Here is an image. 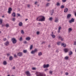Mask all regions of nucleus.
I'll return each mask as SVG.
<instances>
[{
	"label": "nucleus",
	"mask_w": 76,
	"mask_h": 76,
	"mask_svg": "<svg viewBox=\"0 0 76 76\" xmlns=\"http://www.w3.org/2000/svg\"><path fill=\"white\" fill-rule=\"evenodd\" d=\"M64 7V5H61V9H63Z\"/></svg>",
	"instance_id": "2f4dec72"
},
{
	"label": "nucleus",
	"mask_w": 76,
	"mask_h": 76,
	"mask_svg": "<svg viewBox=\"0 0 76 76\" xmlns=\"http://www.w3.org/2000/svg\"><path fill=\"white\" fill-rule=\"evenodd\" d=\"M42 55V52H39L38 53L39 56H41Z\"/></svg>",
	"instance_id": "5701e85b"
},
{
	"label": "nucleus",
	"mask_w": 76,
	"mask_h": 76,
	"mask_svg": "<svg viewBox=\"0 0 76 76\" xmlns=\"http://www.w3.org/2000/svg\"><path fill=\"white\" fill-rule=\"evenodd\" d=\"M28 20V19L26 18L25 20V21H27Z\"/></svg>",
	"instance_id": "4d7b16f0"
},
{
	"label": "nucleus",
	"mask_w": 76,
	"mask_h": 76,
	"mask_svg": "<svg viewBox=\"0 0 76 76\" xmlns=\"http://www.w3.org/2000/svg\"><path fill=\"white\" fill-rule=\"evenodd\" d=\"M12 8H9L8 12L9 14H10V13H11V11H12Z\"/></svg>",
	"instance_id": "0eeeda50"
},
{
	"label": "nucleus",
	"mask_w": 76,
	"mask_h": 76,
	"mask_svg": "<svg viewBox=\"0 0 76 76\" xmlns=\"http://www.w3.org/2000/svg\"><path fill=\"white\" fill-rule=\"evenodd\" d=\"M71 31H72V29L71 28H69L68 29V32H70Z\"/></svg>",
	"instance_id": "aec40b11"
},
{
	"label": "nucleus",
	"mask_w": 76,
	"mask_h": 76,
	"mask_svg": "<svg viewBox=\"0 0 76 76\" xmlns=\"http://www.w3.org/2000/svg\"><path fill=\"white\" fill-rule=\"evenodd\" d=\"M22 37H21L20 38V41H22Z\"/></svg>",
	"instance_id": "4c0bfd02"
},
{
	"label": "nucleus",
	"mask_w": 76,
	"mask_h": 76,
	"mask_svg": "<svg viewBox=\"0 0 76 76\" xmlns=\"http://www.w3.org/2000/svg\"><path fill=\"white\" fill-rule=\"evenodd\" d=\"M53 13H54V11L53 10L52 12H50L51 15H53Z\"/></svg>",
	"instance_id": "c756f323"
},
{
	"label": "nucleus",
	"mask_w": 76,
	"mask_h": 76,
	"mask_svg": "<svg viewBox=\"0 0 76 76\" xmlns=\"http://www.w3.org/2000/svg\"><path fill=\"white\" fill-rule=\"evenodd\" d=\"M69 51V49L68 48H66L64 49V51L65 53H67Z\"/></svg>",
	"instance_id": "1a4fd4ad"
},
{
	"label": "nucleus",
	"mask_w": 76,
	"mask_h": 76,
	"mask_svg": "<svg viewBox=\"0 0 76 76\" xmlns=\"http://www.w3.org/2000/svg\"><path fill=\"white\" fill-rule=\"evenodd\" d=\"M75 22V20L74 18H72L71 20H70L69 21V23H72V22Z\"/></svg>",
	"instance_id": "6e6552de"
},
{
	"label": "nucleus",
	"mask_w": 76,
	"mask_h": 76,
	"mask_svg": "<svg viewBox=\"0 0 76 76\" xmlns=\"http://www.w3.org/2000/svg\"><path fill=\"white\" fill-rule=\"evenodd\" d=\"M59 51L58 50H56V52H57V53H58Z\"/></svg>",
	"instance_id": "6e6d98bb"
},
{
	"label": "nucleus",
	"mask_w": 76,
	"mask_h": 76,
	"mask_svg": "<svg viewBox=\"0 0 76 76\" xmlns=\"http://www.w3.org/2000/svg\"><path fill=\"white\" fill-rule=\"evenodd\" d=\"M18 56L20 57H21V56H22V52H20L18 53Z\"/></svg>",
	"instance_id": "9d476101"
},
{
	"label": "nucleus",
	"mask_w": 76,
	"mask_h": 76,
	"mask_svg": "<svg viewBox=\"0 0 76 76\" xmlns=\"http://www.w3.org/2000/svg\"><path fill=\"white\" fill-rule=\"evenodd\" d=\"M75 16L76 17V12H75Z\"/></svg>",
	"instance_id": "052dcab7"
},
{
	"label": "nucleus",
	"mask_w": 76,
	"mask_h": 76,
	"mask_svg": "<svg viewBox=\"0 0 76 76\" xmlns=\"http://www.w3.org/2000/svg\"><path fill=\"white\" fill-rule=\"evenodd\" d=\"M57 45H60V42H58L57 43Z\"/></svg>",
	"instance_id": "ea45409f"
},
{
	"label": "nucleus",
	"mask_w": 76,
	"mask_h": 76,
	"mask_svg": "<svg viewBox=\"0 0 76 76\" xmlns=\"http://www.w3.org/2000/svg\"><path fill=\"white\" fill-rule=\"evenodd\" d=\"M1 31H0V34H1Z\"/></svg>",
	"instance_id": "338daca9"
},
{
	"label": "nucleus",
	"mask_w": 76,
	"mask_h": 76,
	"mask_svg": "<svg viewBox=\"0 0 76 76\" xmlns=\"http://www.w3.org/2000/svg\"><path fill=\"white\" fill-rule=\"evenodd\" d=\"M12 15L13 17H15L16 16V14H15V13L13 12L12 14Z\"/></svg>",
	"instance_id": "412c9836"
},
{
	"label": "nucleus",
	"mask_w": 76,
	"mask_h": 76,
	"mask_svg": "<svg viewBox=\"0 0 76 76\" xmlns=\"http://www.w3.org/2000/svg\"><path fill=\"white\" fill-rule=\"evenodd\" d=\"M18 25L19 26H22L23 25V23L22 22H20L18 24Z\"/></svg>",
	"instance_id": "2eb2a0df"
},
{
	"label": "nucleus",
	"mask_w": 76,
	"mask_h": 76,
	"mask_svg": "<svg viewBox=\"0 0 76 76\" xmlns=\"http://www.w3.org/2000/svg\"><path fill=\"white\" fill-rule=\"evenodd\" d=\"M4 45H6V46H8V45H9V42L8 41H7L4 43Z\"/></svg>",
	"instance_id": "f8f14e48"
},
{
	"label": "nucleus",
	"mask_w": 76,
	"mask_h": 76,
	"mask_svg": "<svg viewBox=\"0 0 76 76\" xmlns=\"http://www.w3.org/2000/svg\"><path fill=\"white\" fill-rule=\"evenodd\" d=\"M36 74L37 76H46V75L43 72H36Z\"/></svg>",
	"instance_id": "f03ea898"
},
{
	"label": "nucleus",
	"mask_w": 76,
	"mask_h": 76,
	"mask_svg": "<svg viewBox=\"0 0 76 76\" xmlns=\"http://www.w3.org/2000/svg\"><path fill=\"white\" fill-rule=\"evenodd\" d=\"M45 71H47V70H48V69H45Z\"/></svg>",
	"instance_id": "bf43d9fd"
},
{
	"label": "nucleus",
	"mask_w": 76,
	"mask_h": 76,
	"mask_svg": "<svg viewBox=\"0 0 76 76\" xmlns=\"http://www.w3.org/2000/svg\"><path fill=\"white\" fill-rule=\"evenodd\" d=\"M23 52L24 53H27V50H24L23 51Z\"/></svg>",
	"instance_id": "c85d7f7f"
},
{
	"label": "nucleus",
	"mask_w": 76,
	"mask_h": 76,
	"mask_svg": "<svg viewBox=\"0 0 76 76\" xmlns=\"http://www.w3.org/2000/svg\"><path fill=\"white\" fill-rule=\"evenodd\" d=\"M65 75H69V73H68V72H66L65 73Z\"/></svg>",
	"instance_id": "49530a36"
},
{
	"label": "nucleus",
	"mask_w": 76,
	"mask_h": 76,
	"mask_svg": "<svg viewBox=\"0 0 76 76\" xmlns=\"http://www.w3.org/2000/svg\"><path fill=\"white\" fill-rule=\"evenodd\" d=\"M4 17V16H2V18H3Z\"/></svg>",
	"instance_id": "69168bd1"
},
{
	"label": "nucleus",
	"mask_w": 76,
	"mask_h": 76,
	"mask_svg": "<svg viewBox=\"0 0 76 76\" xmlns=\"http://www.w3.org/2000/svg\"><path fill=\"white\" fill-rule=\"evenodd\" d=\"M48 48H50V45H49L48 46Z\"/></svg>",
	"instance_id": "13d9d810"
},
{
	"label": "nucleus",
	"mask_w": 76,
	"mask_h": 76,
	"mask_svg": "<svg viewBox=\"0 0 76 76\" xmlns=\"http://www.w3.org/2000/svg\"><path fill=\"white\" fill-rule=\"evenodd\" d=\"M62 1L63 3H65L66 1V0H62Z\"/></svg>",
	"instance_id": "58836bf2"
},
{
	"label": "nucleus",
	"mask_w": 76,
	"mask_h": 76,
	"mask_svg": "<svg viewBox=\"0 0 76 76\" xmlns=\"http://www.w3.org/2000/svg\"><path fill=\"white\" fill-rule=\"evenodd\" d=\"M27 6H28V7H30V5H28Z\"/></svg>",
	"instance_id": "5fc2aeb1"
},
{
	"label": "nucleus",
	"mask_w": 76,
	"mask_h": 76,
	"mask_svg": "<svg viewBox=\"0 0 76 76\" xmlns=\"http://www.w3.org/2000/svg\"><path fill=\"white\" fill-rule=\"evenodd\" d=\"M74 45H76V41L74 42Z\"/></svg>",
	"instance_id": "37998d69"
},
{
	"label": "nucleus",
	"mask_w": 76,
	"mask_h": 76,
	"mask_svg": "<svg viewBox=\"0 0 76 76\" xmlns=\"http://www.w3.org/2000/svg\"><path fill=\"white\" fill-rule=\"evenodd\" d=\"M27 42H26V41H24V44H26V43Z\"/></svg>",
	"instance_id": "3c124183"
},
{
	"label": "nucleus",
	"mask_w": 76,
	"mask_h": 76,
	"mask_svg": "<svg viewBox=\"0 0 76 76\" xmlns=\"http://www.w3.org/2000/svg\"><path fill=\"white\" fill-rule=\"evenodd\" d=\"M45 17L42 16H40L37 18V20L38 21H45Z\"/></svg>",
	"instance_id": "f257e3e1"
},
{
	"label": "nucleus",
	"mask_w": 76,
	"mask_h": 76,
	"mask_svg": "<svg viewBox=\"0 0 76 76\" xmlns=\"http://www.w3.org/2000/svg\"><path fill=\"white\" fill-rule=\"evenodd\" d=\"M3 20L1 19H0V24L1 25L2 24V23H3L2 22Z\"/></svg>",
	"instance_id": "bb28decb"
},
{
	"label": "nucleus",
	"mask_w": 76,
	"mask_h": 76,
	"mask_svg": "<svg viewBox=\"0 0 76 76\" xmlns=\"http://www.w3.org/2000/svg\"><path fill=\"white\" fill-rule=\"evenodd\" d=\"M37 35H39V31H37Z\"/></svg>",
	"instance_id": "a19ab883"
},
{
	"label": "nucleus",
	"mask_w": 76,
	"mask_h": 76,
	"mask_svg": "<svg viewBox=\"0 0 76 76\" xmlns=\"http://www.w3.org/2000/svg\"><path fill=\"white\" fill-rule=\"evenodd\" d=\"M14 56L15 57H17V56H16V55L15 54L14 55Z\"/></svg>",
	"instance_id": "de8ad7c7"
},
{
	"label": "nucleus",
	"mask_w": 76,
	"mask_h": 76,
	"mask_svg": "<svg viewBox=\"0 0 76 76\" xmlns=\"http://www.w3.org/2000/svg\"><path fill=\"white\" fill-rule=\"evenodd\" d=\"M68 58H69V57L68 56H66L65 57V59L66 60H68Z\"/></svg>",
	"instance_id": "f704fd0d"
},
{
	"label": "nucleus",
	"mask_w": 76,
	"mask_h": 76,
	"mask_svg": "<svg viewBox=\"0 0 76 76\" xmlns=\"http://www.w3.org/2000/svg\"><path fill=\"white\" fill-rule=\"evenodd\" d=\"M37 3V2H36L35 3V4H36Z\"/></svg>",
	"instance_id": "680f3d73"
},
{
	"label": "nucleus",
	"mask_w": 76,
	"mask_h": 76,
	"mask_svg": "<svg viewBox=\"0 0 76 76\" xmlns=\"http://www.w3.org/2000/svg\"><path fill=\"white\" fill-rule=\"evenodd\" d=\"M21 33L22 34H24V32L23 31V30H21Z\"/></svg>",
	"instance_id": "e433bc0d"
},
{
	"label": "nucleus",
	"mask_w": 76,
	"mask_h": 76,
	"mask_svg": "<svg viewBox=\"0 0 76 76\" xmlns=\"http://www.w3.org/2000/svg\"><path fill=\"white\" fill-rule=\"evenodd\" d=\"M10 54L9 53H8L7 54V56H10Z\"/></svg>",
	"instance_id": "603ef678"
},
{
	"label": "nucleus",
	"mask_w": 76,
	"mask_h": 76,
	"mask_svg": "<svg viewBox=\"0 0 76 76\" xmlns=\"http://www.w3.org/2000/svg\"><path fill=\"white\" fill-rule=\"evenodd\" d=\"M7 76H10V75H8Z\"/></svg>",
	"instance_id": "0e129e2a"
},
{
	"label": "nucleus",
	"mask_w": 76,
	"mask_h": 76,
	"mask_svg": "<svg viewBox=\"0 0 76 76\" xmlns=\"http://www.w3.org/2000/svg\"><path fill=\"white\" fill-rule=\"evenodd\" d=\"M49 73L50 74H52L53 73V72L52 71H50Z\"/></svg>",
	"instance_id": "a18cd8bd"
},
{
	"label": "nucleus",
	"mask_w": 76,
	"mask_h": 76,
	"mask_svg": "<svg viewBox=\"0 0 76 76\" xmlns=\"http://www.w3.org/2000/svg\"><path fill=\"white\" fill-rule=\"evenodd\" d=\"M51 36L53 38H55V37H56V36H55V35H54V34L51 35Z\"/></svg>",
	"instance_id": "a878e982"
},
{
	"label": "nucleus",
	"mask_w": 76,
	"mask_h": 76,
	"mask_svg": "<svg viewBox=\"0 0 76 76\" xmlns=\"http://www.w3.org/2000/svg\"><path fill=\"white\" fill-rule=\"evenodd\" d=\"M3 40H4V41H6V38H4L3 39Z\"/></svg>",
	"instance_id": "c03bdc74"
},
{
	"label": "nucleus",
	"mask_w": 76,
	"mask_h": 76,
	"mask_svg": "<svg viewBox=\"0 0 76 76\" xmlns=\"http://www.w3.org/2000/svg\"><path fill=\"white\" fill-rule=\"evenodd\" d=\"M61 26H59L58 28V33H60V30L61 29Z\"/></svg>",
	"instance_id": "ddd939ff"
},
{
	"label": "nucleus",
	"mask_w": 76,
	"mask_h": 76,
	"mask_svg": "<svg viewBox=\"0 0 76 76\" xmlns=\"http://www.w3.org/2000/svg\"><path fill=\"white\" fill-rule=\"evenodd\" d=\"M12 69H15V67L13 66V67L12 68Z\"/></svg>",
	"instance_id": "864d4df0"
},
{
	"label": "nucleus",
	"mask_w": 76,
	"mask_h": 76,
	"mask_svg": "<svg viewBox=\"0 0 76 76\" xmlns=\"http://www.w3.org/2000/svg\"><path fill=\"white\" fill-rule=\"evenodd\" d=\"M33 48V45H31L30 47V50H31Z\"/></svg>",
	"instance_id": "b1692460"
},
{
	"label": "nucleus",
	"mask_w": 76,
	"mask_h": 76,
	"mask_svg": "<svg viewBox=\"0 0 76 76\" xmlns=\"http://www.w3.org/2000/svg\"><path fill=\"white\" fill-rule=\"evenodd\" d=\"M12 43L13 44H16V42H17L15 38L12 39Z\"/></svg>",
	"instance_id": "20e7f679"
},
{
	"label": "nucleus",
	"mask_w": 76,
	"mask_h": 76,
	"mask_svg": "<svg viewBox=\"0 0 76 76\" xmlns=\"http://www.w3.org/2000/svg\"><path fill=\"white\" fill-rule=\"evenodd\" d=\"M56 5L58 6H60V4L58 2V3H57Z\"/></svg>",
	"instance_id": "7c9ffc66"
},
{
	"label": "nucleus",
	"mask_w": 76,
	"mask_h": 76,
	"mask_svg": "<svg viewBox=\"0 0 76 76\" xmlns=\"http://www.w3.org/2000/svg\"><path fill=\"white\" fill-rule=\"evenodd\" d=\"M35 69L36 68H32V70H35Z\"/></svg>",
	"instance_id": "8fccbe9b"
},
{
	"label": "nucleus",
	"mask_w": 76,
	"mask_h": 76,
	"mask_svg": "<svg viewBox=\"0 0 76 76\" xmlns=\"http://www.w3.org/2000/svg\"><path fill=\"white\" fill-rule=\"evenodd\" d=\"M49 20H50L51 21L53 20V18L50 17L49 18Z\"/></svg>",
	"instance_id": "72a5a7b5"
},
{
	"label": "nucleus",
	"mask_w": 76,
	"mask_h": 76,
	"mask_svg": "<svg viewBox=\"0 0 76 76\" xmlns=\"http://www.w3.org/2000/svg\"><path fill=\"white\" fill-rule=\"evenodd\" d=\"M49 67V64H47V65L44 64L43 65L44 68H46V67L47 68V67Z\"/></svg>",
	"instance_id": "9b49d317"
},
{
	"label": "nucleus",
	"mask_w": 76,
	"mask_h": 76,
	"mask_svg": "<svg viewBox=\"0 0 76 76\" xmlns=\"http://www.w3.org/2000/svg\"><path fill=\"white\" fill-rule=\"evenodd\" d=\"M70 16H71V15L70 14H68L67 15V18H70Z\"/></svg>",
	"instance_id": "393cba45"
},
{
	"label": "nucleus",
	"mask_w": 76,
	"mask_h": 76,
	"mask_svg": "<svg viewBox=\"0 0 76 76\" xmlns=\"http://www.w3.org/2000/svg\"><path fill=\"white\" fill-rule=\"evenodd\" d=\"M58 20H59V19H58V18L56 17L54 21L55 22H58Z\"/></svg>",
	"instance_id": "423d86ee"
},
{
	"label": "nucleus",
	"mask_w": 76,
	"mask_h": 76,
	"mask_svg": "<svg viewBox=\"0 0 76 76\" xmlns=\"http://www.w3.org/2000/svg\"><path fill=\"white\" fill-rule=\"evenodd\" d=\"M72 54L73 53L71 51H70V52L69 53V56H71V55H72Z\"/></svg>",
	"instance_id": "4be33fe9"
},
{
	"label": "nucleus",
	"mask_w": 76,
	"mask_h": 76,
	"mask_svg": "<svg viewBox=\"0 0 76 76\" xmlns=\"http://www.w3.org/2000/svg\"><path fill=\"white\" fill-rule=\"evenodd\" d=\"M61 46H63V47H66V44L65 43H62L61 44Z\"/></svg>",
	"instance_id": "dca6fc26"
},
{
	"label": "nucleus",
	"mask_w": 76,
	"mask_h": 76,
	"mask_svg": "<svg viewBox=\"0 0 76 76\" xmlns=\"http://www.w3.org/2000/svg\"><path fill=\"white\" fill-rule=\"evenodd\" d=\"M44 42H43L42 43V44L44 43Z\"/></svg>",
	"instance_id": "774afa93"
},
{
	"label": "nucleus",
	"mask_w": 76,
	"mask_h": 76,
	"mask_svg": "<svg viewBox=\"0 0 76 76\" xmlns=\"http://www.w3.org/2000/svg\"><path fill=\"white\" fill-rule=\"evenodd\" d=\"M25 73L26 74V75L27 76H31V74L30 73V72H29V71H26L25 72Z\"/></svg>",
	"instance_id": "39448f33"
},
{
	"label": "nucleus",
	"mask_w": 76,
	"mask_h": 76,
	"mask_svg": "<svg viewBox=\"0 0 76 76\" xmlns=\"http://www.w3.org/2000/svg\"><path fill=\"white\" fill-rule=\"evenodd\" d=\"M50 0H48V1H50Z\"/></svg>",
	"instance_id": "e2e57ef3"
},
{
	"label": "nucleus",
	"mask_w": 76,
	"mask_h": 76,
	"mask_svg": "<svg viewBox=\"0 0 76 76\" xmlns=\"http://www.w3.org/2000/svg\"><path fill=\"white\" fill-rule=\"evenodd\" d=\"M49 4H49V3H48L46 4V6H49Z\"/></svg>",
	"instance_id": "79ce46f5"
},
{
	"label": "nucleus",
	"mask_w": 76,
	"mask_h": 76,
	"mask_svg": "<svg viewBox=\"0 0 76 76\" xmlns=\"http://www.w3.org/2000/svg\"><path fill=\"white\" fill-rule=\"evenodd\" d=\"M30 39H31V38L29 37H26V40L27 41H29Z\"/></svg>",
	"instance_id": "6ab92c4d"
},
{
	"label": "nucleus",
	"mask_w": 76,
	"mask_h": 76,
	"mask_svg": "<svg viewBox=\"0 0 76 76\" xmlns=\"http://www.w3.org/2000/svg\"><path fill=\"white\" fill-rule=\"evenodd\" d=\"M68 11V9H67V8H65L64 9V12L65 13H66V12H67Z\"/></svg>",
	"instance_id": "f3484780"
},
{
	"label": "nucleus",
	"mask_w": 76,
	"mask_h": 76,
	"mask_svg": "<svg viewBox=\"0 0 76 76\" xmlns=\"http://www.w3.org/2000/svg\"><path fill=\"white\" fill-rule=\"evenodd\" d=\"M38 51V50L37 49H35L34 50H32V51L31 52V53L32 54H34V53H37V52Z\"/></svg>",
	"instance_id": "7ed1b4c3"
},
{
	"label": "nucleus",
	"mask_w": 76,
	"mask_h": 76,
	"mask_svg": "<svg viewBox=\"0 0 76 76\" xmlns=\"http://www.w3.org/2000/svg\"><path fill=\"white\" fill-rule=\"evenodd\" d=\"M6 27H9V24H7L6 25Z\"/></svg>",
	"instance_id": "c9c22d12"
},
{
	"label": "nucleus",
	"mask_w": 76,
	"mask_h": 76,
	"mask_svg": "<svg viewBox=\"0 0 76 76\" xmlns=\"http://www.w3.org/2000/svg\"><path fill=\"white\" fill-rule=\"evenodd\" d=\"M7 64V62L6 61H4L3 62V64L4 65H6Z\"/></svg>",
	"instance_id": "a211bd4d"
},
{
	"label": "nucleus",
	"mask_w": 76,
	"mask_h": 76,
	"mask_svg": "<svg viewBox=\"0 0 76 76\" xmlns=\"http://www.w3.org/2000/svg\"><path fill=\"white\" fill-rule=\"evenodd\" d=\"M9 59L10 60H12L13 59V57L12 56H10Z\"/></svg>",
	"instance_id": "cd10ccee"
},
{
	"label": "nucleus",
	"mask_w": 76,
	"mask_h": 76,
	"mask_svg": "<svg viewBox=\"0 0 76 76\" xmlns=\"http://www.w3.org/2000/svg\"><path fill=\"white\" fill-rule=\"evenodd\" d=\"M15 20H16V18H12V20L15 22Z\"/></svg>",
	"instance_id": "473e14b6"
},
{
	"label": "nucleus",
	"mask_w": 76,
	"mask_h": 76,
	"mask_svg": "<svg viewBox=\"0 0 76 76\" xmlns=\"http://www.w3.org/2000/svg\"><path fill=\"white\" fill-rule=\"evenodd\" d=\"M17 15H18V16H20V15L19 14H17Z\"/></svg>",
	"instance_id": "09e8293b"
},
{
	"label": "nucleus",
	"mask_w": 76,
	"mask_h": 76,
	"mask_svg": "<svg viewBox=\"0 0 76 76\" xmlns=\"http://www.w3.org/2000/svg\"><path fill=\"white\" fill-rule=\"evenodd\" d=\"M59 39H60L61 41H64V38H62V37L61 36H58Z\"/></svg>",
	"instance_id": "4468645a"
}]
</instances>
